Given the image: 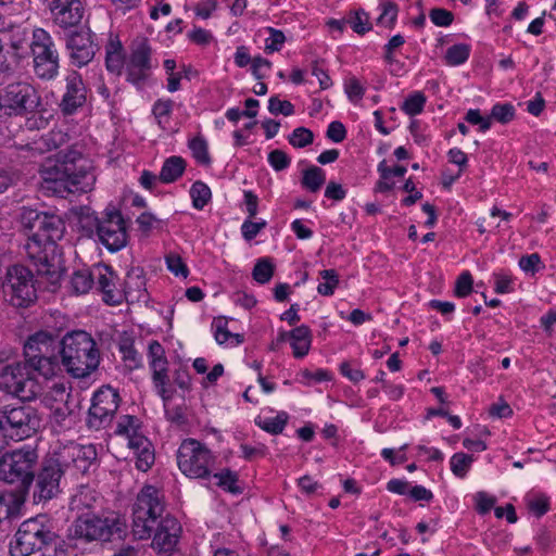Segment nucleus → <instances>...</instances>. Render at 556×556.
I'll use <instances>...</instances> for the list:
<instances>
[{
	"instance_id": "obj_36",
	"label": "nucleus",
	"mask_w": 556,
	"mask_h": 556,
	"mask_svg": "<svg viewBox=\"0 0 556 556\" xmlns=\"http://www.w3.org/2000/svg\"><path fill=\"white\" fill-rule=\"evenodd\" d=\"M189 149L191 150L192 156L199 164L210 165L211 156L208 153L207 141L202 136H195L188 143Z\"/></svg>"
},
{
	"instance_id": "obj_37",
	"label": "nucleus",
	"mask_w": 556,
	"mask_h": 556,
	"mask_svg": "<svg viewBox=\"0 0 556 556\" xmlns=\"http://www.w3.org/2000/svg\"><path fill=\"white\" fill-rule=\"evenodd\" d=\"M473 457L465 453H455L450 460L451 470L457 478H465L471 468Z\"/></svg>"
},
{
	"instance_id": "obj_41",
	"label": "nucleus",
	"mask_w": 556,
	"mask_h": 556,
	"mask_svg": "<svg viewBox=\"0 0 556 556\" xmlns=\"http://www.w3.org/2000/svg\"><path fill=\"white\" fill-rule=\"evenodd\" d=\"M346 23L358 35H364L371 29L369 16L364 10H357L349 15Z\"/></svg>"
},
{
	"instance_id": "obj_12",
	"label": "nucleus",
	"mask_w": 556,
	"mask_h": 556,
	"mask_svg": "<svg viewBox=\"0 0 556 556\" xmlns=\"http://www.w3.org/2000/svg\"><path fill=\"white\" fill-rule=\"evenodd\" d=\"M40 104L38 91L28 81L18 80L0 87V118L34 113Z\"/></svg>"
},
{
	"instance_id": "obj_44",
	"label": "nucleus",
	"mask_w": 556,
	"mask_h": 556,
	"mask_svg": "<svg viewBox=\"0 0 556 556\" xmlns=\"http://www.w3.org/2000/svg\"><path fill=\"white\" fill-rule=\"evenodd\" d=\"M516 110L511 103H496L491 109V117L501 124H507L515 117Z\"/></svg>"
},
{
	"instance_id": "obj_39",
	"label": "nucleus",
	"mask_w": 556,
	"mask_h": 556,
	"mask_svg": "<svg viewBox=\"0 0 556 556\" xmlns=\"http://www.w3.org/2000/svg\"><path fill=\"white\" fill-rule=\"evenodd\" d=\"M324 282L317 287V292L324 296H330L339 286V276L334 269H324L319 273Z\"/></svg>"
},
{
	"instance_id": "obj_18",
	"label": "nucleus",
	"mask_w": 556,
	"mask_h": 556,
	"mask_svg": "<svg viewBox=\"0 0 556 556\" xmlns=\"http://www.w3.org/2000/svg\"><path fill=\"white\" fill-rule=\"evenodd\" d=\"M64 471L53 456L43 459L36 479L34 478L33 498L35 503L47 502L60 493V483Z\"/></svg>"
},
{
	"instance_id": "obj_11",
	"label": "nucleus",
	"mask_w": 556,
	"mask_h": 556,
	"mask_svg": "<svg viewBox=\"0 0 556 556\" xmlns=\"http://www.w3.org/2000/svg\"><path fill=\"white\" fill-rule=\"evenodd\" d=\"M36 282L28 267L22 264L9 266L2 281L4 300L16 308L29 307L37 300Z\"/></svg>"
},
{
	"instance_id": "obj_51",
	"label": "nucleus",
	"mask_w": 556,
	"mask_h": 556,
	"mask_svg": "<svg viewBox=\"0 0 556 556\" xmlns=\"http://www.w3.org/2000/svg\"><path fill=\"white\" fill-rule=\"evenodd\" d=\"M519 267L526 273L534 275L544 268L541 257L538 253L523 255L519 258Z\"/></svg>"
},
{
	"instance_id": "obj_13",
	"label": "nucleus",
	"mask_w": 556,
	"mask_h": 556,
	"mask_svg": "<svg viewBox=\"0 0 556 556\" xmlns=\"http://www.w3.org/2000/svg\"><path fill=\"white\" fill-rule=\"evenodd\" d=\"M34 72L41 79H52L59 73V52L51 35L43 28L33 30L29 45Z\"/></svg>"
},
{
	"instance_id": "obj_30",
	"label": "nucleus",
	"mask_w": 556,
	"mask_h": 556,
	"mask_svg": "<svg viewBox=\"0 0 556 556\" xmlns=\"http://www.w3.org/2000/svg\"><path fill=\"white\" fill-rule=\"evenodd\" d=\"M93 285V267L90 269L76 270L71 277V287L76 294L87 293Z\"/></svg>"
},
{
	"instance_id": "obj_3",
	"label": "nucleus",
	"mask_w": 556,
	"mask_h": 556,
	"mask_svg": "<svg viewBox=\"0 0 556 556\" xmlns=\"http://www.w3.org/2000/svg\"><path fill=\"white\" fill-rule=\"evenodd\" d=\"M164 503L161 492L144 485L132 508V533L139 540L152 536V545L160 552H172L178 543L181 526L172 516L163 517Z\"/></svg>"
},
{
	"instance_id": "obj_16",
	"label": "nucleus",
	"mask_w": 556,
	"mask_h": 556,
	"mask_svg": "<svg viewBox=\"0 0 556 556\" xmlns=\"http://www.w3.org/2000/svg\"><path fill=\"white\" fill-rule=\"evenodd\" d=\"M147 357L155 392L164 403H167L172 400L174 390L169 387L168 361L165 349L159 341L152 340L148 345Z\"/></svg>"
},
{
	"instance_id": "obj_46",
	"label": "nucleus",
	"mask_w": 556,
	"mask_h": 556,
	"mask_svg": "<svg viewBox=\"0 0 556 556\" xmlns=\"http://www.w3.org/2000/svg\"><path fill=\"white\" fill-rule=\"evenodd\" d=\"M139 420L137 417L131 415H123L119 417L115 433L118 435L128 437L139 430Z\"/></svg>"
},
{
	"instance_id": "obj_59",
	"label": "nucleus",
	"mask_w": 556,
	"mask_h": 556,
	"mask_svg": "<svg viewBox=\"0 0 556 556\" xmlns=\"http://www.w3.org/2000/svg\"><path fill=\"white\" fill-rule=\"evenodd\" d=\"M475 502L477 513L480 515H485L490 513V510L494 507L496 500L488 493L480 491L476 493Z\"/></svg>"
},
{
	"instance_id": "obj_31",
	"label": "nucleus",
	"mask_w": 556,
	"mask_h": 556,
	"mask_svg": "<svg viewBox=\"0 0 556 556\" xmlns=\"http://www.w3.org/2000/svg\"><path fill=\"white\" fill-rule=\"evenodd\" d=\"M173 109L174 101L172 99H159L154 102L152 106V114L155 117L157 125L161 129H168Z\"/></svg>"
},
{
	"instance_id": "obj_48",
	"label": "nucleus",
	"mask_w": 556,
	"mask_h": 556,
	"mask_svg": "<svg viewBox=\"0 0 556 556\" xmlns=\"http://www.w3.org/2000/svg\"><path fill=\"white\" fill-rule=\"evenodd\" d=\"M267 31L269 33V37L265 40V52L274 53L280 51L286 41L283 31L274 27H268Z\"/></svg>"
},
{
	"instance_id": "obj_23",
	"label": "nucleus",
	"mask_w": 556,
	"mask_h": 556,
	"mask_svg": "<svg viewBox=\"0 0 556 556\" xmlns=\"http://www.w3.org/2000/svg\"><path fill=\"white\" fill-rule=\"evenodd\" d=\"M65 83V91L59 103V109L63 115L68 116L75 114L86 103L87 90L77 72L68 74Z\"/></svg>"
},
{
	"instance_id": "obj_40",
	"label": "nucleus",
	"mask_w": 556,
	"mask_h": 556,
	"mask_svg": "<svg viewBox=\"0 0 556 556\" xmlns=\"http://www.w3.org/2000/svg\"><path fill=\"white\" fill-rule=\"evenodd\" d=\"M119 352L123 361L130 369L139 368L141 366V356L134 346L130 339H125L119 344Z\"/></svg>"
},
{
	"instance_id": "obj_28",
	"label": "nucleus",
	"mask_w": 556,
	"mask_h": 556,
	"mask_svg": "<svg viewBox=\"0 0 556 556\" xmlns=\"http://www.w3.org/2000/svg\"><path fill=\"white\" fill-rule=\"evenodd\" d=\"M186 161L181 156L167 157L161 168L159 180L163 184H173L178 180L186 169Z\"/></svg>"
},
{
	"instance_id": "obj_56",
	"label": "nucleus",
	"mask_w": 556,
	"mask_h": 556,
	"mask_svg": "<svg viewBox=\"0 0 556 556\" xmlns=\"http://www.w3.org/2000/svg\"><path fill=\"white\" fill-rule=\"evenodd\" d=\"M528 508L536 517H542L549 510V498L545 495H534L528 500Z\"/></svg>"
},
{
	"instance_id": "obj_5",
	"label": "nucleus",
	"mask_w": 556,
	"mask_h": 556,
	"mask_svg": "<svg viewBox=\"0 0 556 556\" xmlns=\"http://www.w3.org/2000/svg\"><path fill=\"white\" fill-rule=\"evenodd\" d=\"M64 231L62 217L47 212L37 232L29 236L25 251L38 274L53 276L56 273V241L63 238Z\"/></svg>"
},
{
	"instance_id": "obj_24",
	"label": "nucleus",
	"mask_w": 556,
	"mask_h": 556,
	"mask_svg": "<svg viewBox=\"0 0 556 556\" xmlns=\"http://www.w3.org/2000/svg\"><path fill=\"white\" fill-rule=\"evenodd\" d=\"M122 291L125 294L124 299L127 302H139L146 300V277L141 267H131L127 271Z\"/></svg>"
},
{
	"instance_id": "obj_14",
	"label": "nucleus",
	"mask_w": 556,
	"mask_h": 556,
	"mask_svg": "<svg viewBox=\"0 0 556 556\" xmlns=\"http://www.w3.org/2000/svg\"><path fill=\"white\" fill-rule=\"evenodd\" d=\"M99 241L110 251L117 252L127 244L128 235L125 219L119 210L109 205L100 217L94 218Z\"/></svg>"
},
{
	"instance_id": "obj_21",
	"label": "nucleus",
	"mask_w": 556,
	"mask_h": 556,
	"mask_svg": "<svg viewBox=\"0 0 556 556\" xmlns=\"http://www.w3.org/2000/svg\"><path fill=\"white\" fill-rule=\"evenodd\" d=\"M49 10L53 23L62 29L78 27L85 14L80 0H50Z\"/></svg>"
},
{
	"instance_id": "obj_1",
	"label": "nucleus",
	"mask_w": 556,
	"mask_h": 556,
	"mask_svg": "<svg viewBox=\"0 0 556 556\" xmlns=\"http://www.w3.org/2000/svg\"><path fill=\"white\" fill-rule=\"evenodd\" d=\"M55 346L56 341L46 330L29 336L24 343V362L0 361V389L23 402L37 399L43 388L35 372L51 379L61 371Z\"/></svg>"
},
{
	"instance_id": "obj_22",
	"label": "nucleus",
	"mask_w": 556,
	"mask_h": 556,
	"mask_svg": "<svg viewBox=\"0 0 556 556\" xmlns=\"http://www.w3.org/2000/svg\"><path fill=\"white\" fill-rule=\"evenodd\" d=\"M93 278L97 290L102 293L106 304L118 305L124 301V293L118 287V276L113 268L105 264L93 266Z\"/></svg>"
},
{
	"instance_id": "obj_19",
	"label": "nucleus",
	"mask_w": 556,
	"mask_h": 556,
	"mask_svg": "<svg viewBox=\"0 0 556 556\" xmlns=\"http://www.w3.org/2000/svg\"><path fill=\"white\" fill-rule=\"evenodd\" d=\"M64 470L73 468L76 472L86 473L96 464L98 453L92 444L81 445L75 442L61 447L52 455Z\"/></svg>"
},
{
	"instance_id": "obj_17",
	"label": "nucleus",
	"mask_w": 556,
	"mask_h": 556,
	"mask_svg": "<svg viewBox=\"0 0 556 556\" xmlns=\"http://www.w3.org/2000/svg\"><path fill=\"white\" fill-rule=\"evenodd\" d=\"M119 394L116 389L106 386L100 388L92 396L88 412V424L91 428L106 427L113 419L118 406Z\"/></svg>"
},
{
	"instance_id": "obj_26",
	"label": "nucleus",
	"mask_w": 556,
	"mask_h": 556,
	"mask_svg": "<svg viewBox=\"0 0 556 556\" xmlns=\"http://www.w3.org/2000/svg\"><path fill=\"white\" fill-rule=\"evenodd\" d=\"M290 344L295 358H303L311 350L313 334L306 325H301L289 331Z\"/></svg>"
},
{
	"instance_id": "obj_55",
	"label": "nucleus",
	"mask_w": 556,
	"mask_h": 556,
	"mask_svg": "<svg viewBox=\"0 0 556 556\" xmlns=\"http://www.w3.org/2000/svg\"><path fill=\"white\" fill-rule=\"evenodd\" d=\"M268 163L276 170L281 172L288 168L291 164V159L288 154L279 149L273 150L268 153Z\"/></svg>"
},
{
	"instance_id": "obj_58",
	"label": "nucleus",
	"mask_w": 556,
	"mask_h": 556,
	"mask_svg": "<svg viewBox=\"0 0 556 556\" xmlns=\"http://www.w3.org/2000/svg\"><path fill=\"white\" fill-rule=\"evenodd\" d=\"M473 279L469 271H464L459 275L455 285V294L458 298H465L470 294L472 290Z\"/></svg>"
},
{
	"instance_id": "obj_27",
	"label": "nucleus",
	"mask_w": 556,
	"mask_h": 556,
	"mask_svg": "<svg viewBox=\"0 0 556 556\" xmlns=\"http://www.w3.org/2000/svg\"><path fill=\"white\" fill-rule=\"evenodd\" d=\"M99 493L88 485H80L71 498L72 510L91 509L101 502Z\"/></svg>"
},
{
	"instance_id": "obj_42",
	"label": "nucleus",
	"mask_w": 556,
	"mask_h": 556,
	"mask_svg": "<svg viewBox=\"0 0 556 556\" xmlns=\"http://www.w3.org/2000/svg\"><path fill=\"white\" fill-rule=\"evenodd\" d=\"M426 97L422 92H414L409 94L403 102L401 110L409 116H415L424 111Z\"/></svg>"
},
{
	"instance_id": "obj_50",
	"label": "nucleus",
	"mask_w": 556,
	"mask_h": 556,
	"mask_svg": "<svg viewBox=\"0 0 556 556\" xmlns=\"http://www.w3.org/2000/svg\"><path fill=\"white\" fill-rule=\"evenodd\" d=\"M429 18L438 27H448L454 22V14L443 8H433L429 11Z\"/></svg>"
},
{
	"instance_id": "obj_20",
	"label": "nucleus",
	"mask_w": 556,
	"mask_h": 556,
	"mask_svg": "<svg viewBox=\"0 0 556 556\" xmlns=\"http://www.w3.org/2000/svg\"><path fill=\"white\" fill-rule=\"evenodd\" d=\"M65 47L68 52L71 63L77 67L87 65L96 55L98 50L93 43L90 31H72L66 36Z\"/></svg>"
},
{
	"instance_id": "obj_4",
	"label": "nucleus",
	"mask_w": 556,
	"mask_h": 556,
	"mask_svg": "<svg viewBox=\"0 0 556 556\" xmlns=\"http://www.w3.org/2000/svg\"><path fill=\"white\" fill-rule=\"evenodd\" d=\"M47 332L56 341L55 357L61 356L62 365L72 377L85 378L98 368L100 352L89 333L76 330L60 340L56 333Z\"/></svg>"
},
{
	"instance_id": "obj_49",
	"label": "nucleus",
	"mask_w": 556,
	"mask_h": 556,
	"mask_svg": "<svg viewBox=\"0 0 556 556\" xmlns=\"http://www.w3.org/2000/svg\"><path fill=\"white\" fill-rule=\"evenodd\" d=\"M381 14L378 17V23L391 27L397 16V7L390 0H384L380 3Z\"/></svg>"
},
{
	"instance_id": "obj_8",
	"label": "nucleus",
	"mask_w": 556,
	"mask_h": 556,
	"mask_svg": "<svg viewBox=\"0 0 556 556\" xmlns=\"http://www.w3.org/2000/svg\"><path fill=\"white\" fill-rule=\"evenodd\" d=\"M38 458L37 448L28 444L4 453L0 457V480L16 484L21 491H28L34 482Z\"/></svg>"
},
{
	"instance_id": "obj_60",
	"label": "nucleus",
	"mask_w": 556,
	"mask_h": 556,
	"mask_svg": "<svg viewBox=\"0 0 556 556\" xmlns=\"http://www.w3.org/2000/svg\"><path fill=\"white\" fill-rule=\"evenodd\" d=\"M326 136L336 143L342 142L346 138L345 126L339 121H333L328 125Z\"/></svg>"
},
{
	"instance_id": "obj_6",
	"label": "nucleus",
	"mask_w": 556,
	"mask_h": 556,
	"mask_svg": "<svg viewBox=\"0 0 556 556\" xmlns=\"http://www.w3.org/2000/svg\"><path fill=\"white\" fill-rule=\"evenodd\" d=\"M58 540L48 516L38 515L23 521L10 543L11 556H29L48 551Z\"/></svg>"
},
{
	"instance_id": "obj_9",
	"label": "nucleus",
	"mask_w": 556,
	"mask_h": 556,
	"mask_svg": "<svg viewBox=\"0 0 556 556\" xmlns=\"http://www.w3.org/2000/svg\"><path fill=\"white\" fill-rule=\"evenodd\" d=\"M40 421L31 406H4L0 410V452L11 440L21 441L36 433Z\"/></svg>"
},
{
	"instance_id": "obj_53",
	"label": "nucleus",
	"mask_w": 556,
	"mask_h": 556,
	"mask_svg": "<svg viewBox=\"0 0 556 556\" xmlns=\"http://www.w3.org/2000/svg\"><path fill=\"white\" fill-rule=\"evenodd\" d=\"M70 140L67 132L62 129H52L45 137V144L49 150L60 149L62 146L66 144Z\"/></svg>"
},
{
	"instance_id": "obj_32",
	"label": "nucleus",
	"mask_w": 556,
	"mask_h": 556,
	"mask_svg": "<svg viewBox=\"0 0 556 556\" xmlns=\"http://www.w3.org/2000/svg\"><path fill=\"white\" fill-rule=\"evenodd\" d=\"M326 181V173L318 166H311L303 172L301 184L311 192H317Z\"/></svg>"
},
{
	"instance_id": "obj_64",
	"label": "nucleus",
	"mask_w": 556,
	"mask_h": 556,
	"mask_svg": "<svg viewBox=\"0 0 556 556\" xmlns=\"http://www.w3.org/2000/svg\"><path fill=\"white\" fill-rule=\"evenodd\" d=\"M494 291L498 294L510 293L514 291L513 279L506 274H494Z\"/></svg>"
},
{
	"instance_id": "obj_52",
	"label": "nucleus",
	"mask_w": 556,
	"mask_h": 556,
	"mask_svg": "<svg viewBox=\"0 0 556 556\" xmlns=\"http://www.w3.org/2000/svg\"><path fill=\"white\" fill-rule=\"evenodd\" d=\"M268 111L274 115L282 114L290 116L294 113V106L290 101H282L278 97L273 96L268 101Z\"/></svg>"
},
{
	"instance_id": "obj_29",
	"label": "nucleus",
	"mask_w": 556,
	"mask_h": 556,
	"mask_svg": "<svg viewBox=\"0 0 556 556\" xmlns=\"http://www.w3.org/2000/svg\"><path fill=\"white\" fill-rule=\"evenodd\" d=\"M211 478L216 479V485L231 494H241L243 489L238 484L239 476L229 468H224L217 472H212Z\"/></svg>"
},
{
	"instance_id": "obj_54",
	"label": "nucleus",
	"mask_w": 556,
	"mask_h": 556,
	"mask_svg": "<svg viewBox=\"0 0 556 556\" xmlns=\"http://www.w3.org/2000/svg\"><path fill=\"white\" fill-rule=\"evenodd\" d=\"M136 456V468L140 471H148L151 466L154 464V450L153 447H147L142 448L136 453H134Z\"/></svg>"
},
{
	"instance_id": "obj_7",
	"label": "nucleus",
	"mask_w": 556,
	"mask_h": 556,
	"mask_svg": "<svg viewBox=\"0 0 556 556\" xmlns=\"http://www.w3.org/2000/svg\"><path fill=\"white\" fill-rule=\"evenodd\" d=\"M127 533V525L116 515L99 516L86 514L79 516L68 529L71 539L84 542H109L122 540Z\"/></svg>"
},
{
	"instance_id": "obj_62",
	"label": "nucleus",
	"mask_w": 556,
	"mask_h": 556,
	"mask_svg": "<svg viewBox=\"0 0 556 556\" xmlns=\"http://www.w3.org/2000/svg\"><path fill=\"white\" fill-rule=\"evenodd\" d=\"M340 374L351 382L357 383L365 379V374L357 367H353L350 362H343L340 365Z\"/></svg>"
},
{
	"instance_id": "obj_38",
	"label": "nucleus",
	"mask_w": 556,
	"mask_h": 556,
	"mask_svg": "<svg viewBox=\"0 0 556 556\" xmlns=\"http://www.w3.org/2000/svg\"><path fill=\"white\" fill-rule=\"evenodd\" d=\"M47 212H41L36 208L23 207L21 213V223L25 229L30 231V235L37 232Z\"/></svg>"
},
{
	"instance_id": "obj_10",
	"label": "nucleus",
	"mask_w": 556,
	"mask_h": 556,
	"mask_svg": "<svg viewBox=\"0 0 556 556\" xmlns=\"http://www.w3.org/2000/svg\"><path fill=\"white\" fill-rule=\"evenodd\" d=\"M176 459L181 473L191 479H210L217 463V456L206 444L191 438L180 443Z\"/></svg>"
},
{
	"instance_id": "obj_25",
	"label": "nucleus",
	"mask_w": 556,
	"mask_h": 556,
	"mask_svg": "<svg viewBox=\"0 0 556 556\" xmlns=\"http://www.w3.org/2000/svg\"><path fill=\"white\" fill-rule=\"evenodd\" d=\"M125 51L117 37L110 36L105 45V68L108 72L121 76L126 68Z\"/></svg>"
},
{
	"instance_id": "obj_63",
	"label": "nucleus",
	"mask_w": 556,
	"mask_h": 556,
	"mask_svg": "<svg viewBox=\"0 0 556 556\" xmlns=\"http://www.w3.org/2000/svg\"><path fill=\"white\" fill-rule=\"evenodd\" d=\"M213 328L214 338L218 344H225L232 337V332L227 328V321L222 318L214 320Z\"/></svg>"
},
{
	"instance_id": "obj_35",
	"label": "nucleus",
	"mask_w": 556,
	"mask_h": 556,
	"mask_svg": "<svg viewBox=\"0 0 556 556\" xmlns=\"http://www.w3.org/2000/svg\"><path fill=\"white\" fill-rule=\"evenodd\" d=\"M288 414L286 412L278 413L275 417L260 418L255 424L270 434H279L283 431L288 422Z\"/></svg>"
},
{
	"instance_id": "obj_43",
	"label": "nucleus",
	"mask_w": 556,
	"mask_h": 556,
	"mask_svg": "<svg viewBox=\"0 0 556 556\" xmlns=\"http://www.w3.org/2000/svg\"><path fill=\"white\" fill-rule=\"evenodd\" d=\"M274 275V265L268 258H261L255 264L252 276L258 283L269 282Z\"/></svg>"
},
{
	"instance_id": "obj_61",
	"label": "nucleus",
	"mask_w": 556,
	"mask_h": 556,
	"mask_svg": "<svg viewBox=\"0 0 556 556\" xmlns=\"http://www.w3.org/2000/svg\"><path fill=\"white\" fill-rule=\"evenodd\" d=\"M270 68L271 62L265 58L255 56L252 60L251 71L253 76L258 80L265 78L266 71H269Z\"/></svg>"
},
{
	"instance_id": "obj_47",
	"label": "nucleus",
	"mask_w": 556,
	"mask_h": 556,
	"mask_svg": "<svg viewBox=\"0 0 556 556\" xmlns=\"http://www.w3.org/2000/svg\"><path fill=\"white\" fill-rule=\"evenodd\" d=\"M344 91L353 103H357L365 94V88L355 76L348 77L344 80Z\"/></svg>"
},
{
	"instance_id": "obj_2",
	"label": "nucleus",
	"mask_w": 556,
	"mask_h": 556,
	"mask_svg": "<svg viewBox=\"0 0 556 556\" xmlns=\"http://www.w3.org/2000/svg\"><path fill=\"white\" fill-rule=\"evenodd\" d=\"M41 190L47 195L66 198L70 193H87L92 190L96 176L90 161L77 144L60 150L55 159H48L39 169Z\"/></svg>"
},
{
	"instance_id": "obj_15",
	"label": "nucleus",
	"mask_w": 556,
	"mask_h": 556,
	"mask_svg": "<svg viewBox=\"0 0 556 556\" xmlns=\"http://www.w3.org/2000/svg\"><path fill=\"white\" fill-rule=\"evenodd\" d=\"M153 64L152 48L147 40H141L131 50L126 63V81L142 90L151 77Z\"/></svg>"
},
{
	"instance_id": "obj_33",
	"label": "nucleus",
	"mask_w": 556,
	"mask_h": 556,
	"mask_svg": "<svg viewBox=\"0 0 556 556\" xmlns=\"http://www.w3.org/2000/svg\"><path fill=\"white\" fill-rule=\"evenodd\" d=\"M189 193L192 200V206L197 210H203L212 200L210 187L201 180H197L192 184Z\"/></svg>"
},
{
	"instance_id": "obj_34",
	"label": "nucleus",
	"mask_w": 556,
	"mask_h": 556,
	"mask_svg": "<svg viewBox=\"0 0 556 556\" xmlns=\"http://www.w3.org/2000/svg\"><path fill=\"white\" fill-rule=\"evenodd\" d=\"M471 47L467 43H456L447 48L444 61L450 66H459L466 63L470 56Z\"/></svg>"
},
{
	"instance_id": "obj_57",
	"label": "nucleus",
	"mask_w": 556,
	"mask_h": 556,
	"mask_svg": "<svg viewBox=\"0 0 556 556\" xmlns=\"http://www.w3.org/2000/svg\"><path fill=\"white\" fill-rule=\"evenodd\" d=\"M167 268L170 273H173L175 276H181L187 277L189 274V270L184 263L182 258L175 253H170L166 255L165 257Z\"/></svg>"
},
{
	"instance_id": "obj_45",
	"label": "nucleus",
	"mask_w": 556,
	"mask_h": 556,
	"mask_svg": "<svg viewBox=\"0 0 556 556\" xmlns=\"http://www.w3.org/2000/svg\"><path fill=\"white\" fill-rule=\"evenodd\" d=\"M288 140L294 148H305L313 142L314 134L308 128L298 127L291 132Z\"/></svg>"
}]
</instances>
